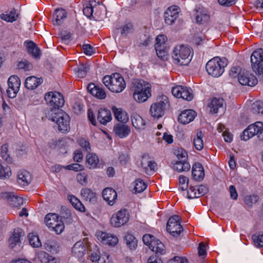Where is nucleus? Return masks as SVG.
<instances>
[{
	"label": "nucleus",
	"instance_id": "obj_12",
	"mask_svg": "<svg viewBox=\"0 0 263 263\" xmlns=\"http://www.w3.org/2000/svg\"><path fill=\"white\" fill-rule=\"evenodd\" d=\"M44 99L47 104L53 108L61 107L64 104L63 96L57 91L46 93Z\"/></svg>",
	"mask_w": 263,
	"mask_h": 263
},
{
	"label": "nucleus",
	"instance_id": "obj_10",
	"mask_svg": "<svg viewBox=\"0 0 263 263\" xmlns=\"http://www.w3.org/2000/svg\"><path fill=\"white\" fill-rule=\"evenodd\" d=\"M181 218L178 215L171 216L168 220L166 225L167 231L173 236L177 237L183 231L180 224Z\"/></svg>",
	"mask_w": 263,
	"mask_h": 263
},
{
	"label": "nucleus",
	"instance_id": "obj_36",
	"mask_svg": "<svg viewBox=\"0 0 263 263\" xmlns=\"http://www.w3.org/2000/svg\"><path fill=\"white\" fill-rule=\"evenodd\" d=\"M173 168L179 172L187 171L190 169V165L186 161L177 160L173 163Z\"/></svg>",
	"mask_w": 263,
	"mask_h": 263
},
{
	"label": "nucleus",
	"instance_id": "obj_7",
	"mask_svg": "<svg viewBox=\"0 0 263 263\" xmlns=\"http://www.w3.org/2000/svg\"><path fill=\"white\" fill-rule=\"evenodd\" d=\"M46 226L57 234H61L64 229V224L60 217L55 213H49L45 217Z\"/></svg>",
	"mask_w": 263,
	"mask_h": 263
},
{
	"label": "nucleus",
	"instance_id": "obj_46",
	"mask_svg": "<svg viewBox=\"0 0 263 263\" xmlns=\"http://www.w3.org/2000/svg\"><path fill=\"white\" fill-rule=\"evenodd\" d=\"M252 238L255 247H263V233L254 234L252 235Z\"/></svg>",
	"mask_w": 263,
	"mask_h": 263
},
{
	"label": "nucleus",
	"instance_id": "obj_30",
	"mask_svg": "<svg viewBox=\"0 0 263 263\" xmlns=\"http://www.w3.org/2000/svg\"><path fill=\"white\" fill-rule=\"evenodd\" d=\"M131 120L133 126L136 129L143 130L145 129V122L139 115L134 114L131 117Z\"/></svg>",
	"mask_w": 263,
	"mask_h": 263
},
{
	"label": "nucleus",
	"instance_id": "obj_54",
	"mask_svg": "<svg viewBox=\"0 0 263 263\" xmlns=\"http://www.w3.org/2000/svg\"><path fill=\"white\" fill-rule=\"evenodd\" d=\"M258 199L259 197L257 195L246 196L244 198V202L246 204L251 206L253 203L257 202Z\"/></svg>",
	"mask_w": 263,
	"mask_h": 263
},
{
	"label": "nucleus",
	"instance_id": "obj_1",
	"mask_svg": "<svg viewBox=\"0 0 263 263\" xmlns=\"http://www.w3.org/2000/svg\"><path fill=\"white\" fill-rule=\"evenodd\" d=\"M103 83L111 92L120 93L126 87V83L123 77L119 73L106 75L103 78Z\"/></svg>",
	"mask_w": 263,
	"mask_h": 263
},
{
	"label": "nucleus",
	"instance_id": "obj_37",
	"mask_svg": "<svg viewBox=\"0 0 263 263\" xmlns=\"http://www.w3.org/2000/svg\"><path fill=\"white\" fill-rule=\"evenodd\" d=\"M203 134L201 130L197 132L193 139V144L195 148L198 151H201L203 148V141L202 140Z\"/></svg>",
	"mask_w": 263,
	"mask_h": 263
},
{
	"label": "nucleus",
	"instance_id": "obj_5",
	"mask_svg": "<svg viewBox=\"0 0 263 263\" xmlns=\"http://www.w3.org/2000/svg\"><path fill=\"white\" fill-rule=\"evenodd\" d=\"M49 120L55 122L58 125L59 131L65 133L70 130V117L69 115L62 110H59L57 112L51 109L49 111Z\"/></svg>",
	"mask_w": 263,
	"mask_h": 263
},
{
	"label": "nucleus",
	"instance_id": "obj_47",
	"mask_svg": "<svg viewBox=\"0 0 263 263\" xmlns=\"http://www.w3.org/2000/svg\"><path fill=\"white\" fill-rule=\"evenodd\" d=\"M125 240L127 246L132 250L136 248L137 241L134 236L130 234H126L125 236Z\"/></svg>",
	"mask_w": 263,
	"mask_h": 263
},
{
	"label": "nucleus",
	"instance_id": "obj_20",
	"mask_svg": "<svg viewBox=\"0 0 263 263\" xmlns=\"http://www.w3.org/2000/svg\"><path fill=\"white\" fill-rule=\"evenodd\" d=\"M24 46L29 54L34 59H40L41 51L37 45L32 41H26L24 42Z\"/></svg>",
	"mask_w": 263,
	"mask_h": 263
},
{
	"label": "nucleus",
	"instance_id": "obj_17",
	"mask_svg": "<svg viewBox=\"0 0 263 263\" xmlns=\"http://www.w3.org/2000/svg\"><path fill=\"white\" fill-rule=\"evenodd\" d=\"M238 81L242 85H248L249 86H254L258 82L257 79L255 76L249 73L245 69L240 72Z\"/></svg>",
	"mask_w": 263,
	"mask_h": 263
},
{
	"label": "nucleus",
	"instance_id": "obj_23",
	"mask_svg": "<svg viewBox=\"0 0 263 263\" xmlns=\"http://www.w3.org/2000/svg\"><path fill=\"white\" fill-rule=\"evenodd\" d=\"M196 116V112L192 109L185 110L178 117V121L183 124H188L192 121Z\"/></svg>",
	"mask_w": 263,
	"mask_h": 263
},
{
	"label": "nucleus",
	"instance_id": "obj_27",
	"mask_svg": "<svg viewBox=\"0 0 263 263\" xmlns=\"http://www.w3.org/2000/svg\"><path fill=\"white\" fill-rule=\"evenodd\" d=\"M192 176L196 181L202 180L204 177V172L203 166L199 162L195 163L192 167Z\"/></svg>",
	"mask_w": 263,
	"mask_h": 263
},
{
	"label": "nucleus",
	"instance_id": "obj_57",
	"mask_svg": "<svg viewBox=\"0 0 263 263\" xmlns=\"http://www.w3.org/2000/svg\"><path fill=\"white\" fill-rule=\"evenodd\" d=\"M77 180L82 185H85L87 183V174L84 172L79 173L77 175Z\"/></svg>",
	"mask_w": 263,
	"mask_h": 263
},
{
	"label": "nucleus",
	"instance_id": "obj_6",
	"mask_svg": "<svg viewBox=\"0 0 263 263\" xmlns=\"http://www.w3.org/2000/svg\"><path fill=\"white\" fill-rule=\"evenodd\" d=\"M168 106V97L165 95L159 96L157 101L151 105L150 114L153 118L159 119L164 115V111Z\"/></svg>",
	"mask_w": 263,
	"mask_h": 263
},
{
	"label": "nucleus",
	"instance_id": "obj_15",
	"mask_svg": "<svg viewBox=\"0 0 263 263\" xmlns=\"http://www.w3.org/2000/svg\"><path fill=\"white\" fill-rule=\"evenodd\" d=\"M8 85L7 95L9 98H14L20 89L21 82L19 78L16 76H11L8 80Z\"/></svg>",
	"mask_w": 263,
	"mask_h": 263
},
{
	"label": "nucleus",
	"instance_id": "obj_59",
	"mask_svg": "<svg viewBox=\"0 0 263 263\" xmlns=\"http://www.w3.org/2000/svg\"><path fill=\"white\" fill-rule=\"evenodd\" d=\"M24 234V233L23 230L20 228H17L13 230V231L10 237H12L14 239H16L18 241H20L21 237L23 236Z\"/></svg>",
	"mask_w": 263,
	"mask_h": 263
},
{
	"label": "nucleus",
	"instance_id": "obj_35",
	"mask_svg": "<svg viewBox=\"0 0 263 263\" xmlns=\"http://www.w3.org/2000/svg\"><path fill=\"white\" fill-rule=\"evenodd\" d=\"M66 16V12L63 9H58L55 10L53 14L52 22L54 24L59 25L62 23V21Z\"/></svg>",
	"mask_w": 263,
	"mask_h": 263
},
{
	"label": "nucleus",
	"instance_id": "obj_13",
	"mask_svg": "<svg viewBox=\"0 0 263 263\" xmlns=\"http://www.w3.org/2000/svg\"><path fill=\"white\" fill-rule=\"evenodd\" d=\"M172 93L176 98H182L187 101L192 100L194 98L193 90L190 88L181 85L173 87Z\"/></svg>",
	"mask_w": 263,
	"mask_h": 263
},
{
	"label": "nucleus",
	"instance_id": "obj_21",
	"mask_svg": "<svg viewBox=\"0 0 263 263\" xmlns=\"http://www.w3.org/2000/svg\"><path fill=\"white\" fill-rule=\"evenodd\" d=\"M102 196L110 205H114L117 199V193L115 190L111 188L105 189L103 191Z\"/></svg>",
	"mask_w": 263,
	"mask_h": 263
},
{
	"label": "nucleus",
	"instance_id": "obj_58",
	"mask_svg": "<svg viewBox=\"0 0 263 263\" xmlns=\"http://www.w3.org/2000/svg\"><path fill=\"white\" fill-rule=\"evenodd\" d=\"M166 15H167L168 16H173L175 20H176L179 15L178 10L175 7H169L166 10Z\"/></svg>",
	"mask_w": 263,
	"mask_h": 263
},
{
	"label": "nucleus",
	"instance_id": "obj_44",
	"mask_svg": "<svg viewBox=\"0 0 263 263\" xmlns=\"http://www.w3.org/2000/svg\"><path fill=\"white\" fill-rule=\"evenodd\" d=\"M11 175V170L9 166L7 165L0 164V178L7 179Z\"/></svg>",
	"mask_w": 263,
	"mask_h": 263
},
{
	"label": "nucleus",
	"instance_id": "obj_50",
	"mask_svg": "<svg viewBox=\"0 0 263 263\" xmlns=\"http://www.w3.org/2000/svg\"><path fill=\"white\" fill-rule=\"evenodd\" d=\"M251 126H255L254 127V132L257 133L256 135L261 139H263V123L261 122H256L254 124H251Z\"/></svg>",
	"mask_w": 263,
	"mask_h": 263
},
{
	"label": "nucleus",
	"instance_id": "obj_49",
	"mask_svg": "<svg viewBox=\"0 0 263 263\" xmlns=\"http://www.w3.org/2000/svg\"><path fill=\"white\" fill-rule=\"evenodd\" d=\"M17 67L18 69L24 71H29L33 68L32 64L27 60H22L18 62Z\"/></svg>",
	"mask_w": 263,
	"mask_h": 263
},
{
	"label": "nucleus",
	"instance_id": "obj_31",
	"mask_svg": "<svg viewBox=\"0 0 263 263\" xmlns=\"http://www.w3.org/2000/svg\"><path fill=\"white\" fill-rule=\"evenodd\" d=\"M112 110L114 112L115 118L121 122H126L128 120L127 114L122 108H117L115 106L112 107Z\"/></svg>",
	"mask_w": 263,
	"mask_h": 263
},
{
	"label": "nucleus",
	"instance_id": "obj_26",
	"mask_svg": "<svg viewBox=\"0 0 263 263\" xmlns=\"http://www.w3.org/2000/svg\"><path fill=\"white\" fill-rule=\"evenodd\" d=\"M206 191L203 186H191L187 190V197L190 199L198 198L205 194Z\"/></svg>",
	"mask_w": 263,
	"mask_h": 263
},
{
	"label": "nucleus",
	"instance_id": "obj_63",
	"mask_svg": "<svg viewBox=\"0 0 263 263\" xmlns=\"http://www.w3.org/2000/svg\"><path fill=\"white\" fill-rule=\"evenodd\" d=\"M168 263H188V261L185 257L175 256L170 260Z\"/></svg>",
	"mask_w": 263,
	"mask_h": 263
},
{
	"label": "nucleus",
	"instance_id": "obj_18",
	"mask_svg": "<svg viewBox=\"0 0 263 263\" xmlns=\"http://www.w3.org/2000/svg\"><path fill=\"white\" fill-rule=\"evenodd\" d=\"M97 237L103 244L109 246H115L118 242V238L115 235L106 232H99Z\"/></svg>",
	"mask_w": 263,
	"mask_h": 263
},
{
	"label": "nucleus",
	"instance_id": "obj_40",
	"mask_svg": "<svg viewBox=\"0 0 263 263\" xmlns=\"http://www.w3.org/2000/svg\"><path fill=\"white\" fill-rule=\"evenodd\" d=\"M210 16L205 10H197L196 17V22L199 24H203L209 21Z\"/></svg>",
	"mask_w": 263,
	"mask_h": 263
},
{
	"label": "nucleus",
	"instance_id": "obj_61",
	"mask_svg": "<svg viewBox=\"0 0 263 263\" xmlns=\"http://www.w3.org/2000/svg\"><path fill=\"white\" fill-rule=\"evenodd\" d=\"M166 40V36L164 35H159L156 37L155 45H158L159 47H165Z\"/></svg>",
	"mask_w": 263,
	"mask_h": 263
},
{
	"label": "nucleus",
	"instance_id": "obj_52",
	"mask_svg": "<svg viewBox=\"0 0 263 263\" xmlns=\"http://www.w3.org/2000/svg\"><path fill=\"white\" fill-rule=\"evenodd\" d=\"M179 188L182 190H186L189 186V179L187 177L180 175L179 177Z\"/></svg>",
	"mask_w": 263,
	"mask_h": 263
},
{
	"label": "nucleus",
	"instance_id": "obj_45",
	"mask_svg": "<svg viewBox=\"0 0 263 263\" xmlns=\"http://www.w3.org/2000/svg\"><path fill=\"white\" fill-rule=\"evenodd\" d=\"M147 187V184L141 179L138 178L134 182V189L137 193H141Z\"/></svg>",
	"mask_w": 263,
	"mask_h": 263
},
{
	"label": "nucleus",
	"instance_id": "obj_24",
	"mask_svg": "<svg viewBox=\"0 0 263 263\" xmlns=\"http://www.w3.org/2000/svg\"><path fill=\"white\" fill-rule=\"evenodd\" d=\"M224 104V101L223 99L214 98L209 103L208 107L210 108V112L215 114L218 112L219 109H223Z\"/></svg>",
	"mask_w": 263,
	"mask_h": 263
},
{
	"label": "nucleus",
	"instance_id": "obj_41",
	"mask_svg": "<svg viewBox=\"0 0 263 263\" xmlns=\"http://www.w3.org/2000/svg\"><path fill=\"white\" fill-rule=\"evenodd\" d=\"M254 126H251L250 125L243 132L242 134L241 135V140L247 141L257 134V133H255L254 130Z\"/></svg>",
	"mask_w": 263,
	"mask_h": 263
},
{
	"label": "nucleus",
	"instance_id": "obj_3",
	"mask_svg": "<svg viewBox=\"0 0 263 263\" xmlns=\"http://www.w3.org/2000/svg\"><path fill=\"white\" fill-rule=\"evenodd\" d=\"M134 85L133 98L137 102H144L151 96V85L148 82L142 80H136Z\"/></svg>",
	"mask_w": 263,
	"mask_h": 263
},
{
	"label": "nucleus",
	"instance_id": "obj_64",
	"mask_svg": "<svg viewBox=\"0 0 263 263\" xmlns=\"http://www.w3.org/2000/svg\"><path fill=\"white\" fill-rule=\"evenodd\" d=\"M84 53L88 55H92L95 52L93 48L89 44H85L83 46Z\"/></svg>",
	"mask_w": 263,
	"mask_h": 263
},
{
	"label": "nucleus",
	"instance_id": "obj_32",
	"mask_svg": "<svg viewBox=\"0 0 263 263\" xmlns=\"http://www.w3.org/2000/svg\"><path fill=\"white\" fill-rule=\"evenodd\" d=\"M43 82L42 79L37 78L34 76L27 78L25 81V86L29 89L36 88Z\"/></svg>",
	"mask_w": 263,
	"mask_h": 263
},
{
	"label": "nucleus",
	"instance_id": "obj_48",
	"mask_svg": "<svg viewBox=\"0 0 263 263\" xmlns=\"http://www.w3.org/2000/svg\"><path fill=\"white\" fill-rule=\"evenodd\" d=\"M36 257L41 263H47L49 259L50 255L48 253L43 251H39L35 253Z\"/></svg>",
	"mask_w": 263,
	"mask_h": 263
},
{
	"label": "nucleus",
	"instance_id": "obj_4",
	"mask_svg": "<svg viewBox=\"0 0 263 263\" xmlns=\"http://www.w3.org/2000/svg\"><path fill=\"white\" fill-rule=\"evenodd\" d=\"M228 64V61L226 58L216 57L207 62L206 70L209 75L213 77H219L224 72Z\"/></svg>",
	"mask_w": 263,
	"mask_h": 263
},
{
	"label": "nucleus",
	"instance_id": "obj_43",
	"mask_svg": "<svg viewBox=\"0 0 263 263\" xmlns=\"http://www.w3.org/2000/svg\"><path fill=\"white\" fill-rule=\"evenodd\" d=\"M17 14L14 9L11 10L9 13L6 14H2L0 15L1 19L7 22H13L15 21L17 18Z\"/></svg>",
	"mask_w": 263,
	"mask_h": 263
},
{
	"label": "nucleus",
	"instance_id": "obj_8",
	"mask_svg": "<svg viewBox=\"0 0 263 263\" xmlns=\"http://www.w3.org/2000/svg\"><path fill=\"white\" fill-rule=\"evenodd\" d=\"M143 242L153 252L157 254H163L165 253L164 245L153 235L149 234L143 236Z\"/></svg>",
	"mask_w": 263,
	"mask_h": 263
},
{
	"label": "nucleus",
	"instance_id": "obj_14",
	"mask_svg": "<svg viewBox=\"0 0 263 263\" xmlns=\"http://www.w3.org/2000/svg\"><path fill=\"white\" fill-rule=\"evenodd\" d=\"M90 243L88 238H84L83 240L77 241L72 248V252L78 257H81L85 253L86 249L90 250Z\"/></svg>",
	"mask_w": 263,
	"mask_h": 263
},
{
	"label": "nucleus",
	"instance_id": "obj_53",
	"mask_svg": "<svg viewBox=\"0 0 263 263\" xmlns=\"http://www.w3.org/2000/svg\"><path fill=\"white\" fill-rule=\"evenodd\" d=\"M175 154L179 161H186L187 159V152L182 148H178L175 150Z\"/></svg>",
	"mask_w": 263,
	"mask_h": 263
},
{
	"label": "nucleus",
	"instance_id": "obj_34",
	"mask_svg": "<svg viewBox=\"0 0 263 263\" xmlns=\"http://www.w3.org/2000/svg\"><path fill=\"white\" fill-rule=\"evenodd\" d=\"M99 161V158L96 154L89 153L86 155V165L89 169L96 168Z\"/></svg>",
	"mask_w": 263,
	"mask_h": 263
},
{
	"label": "nucleus",
	"instance_id": "obj_9",
	"mask_svg": "<svg viewBox=\"0 0 263 263\" xmlns=\"http://www.w3.org/2000/svg\"><path fill=\"white\" fill-rule=\"evenodd\" d=\"M252 70L257 74H263V49H258L253 51L251 55Z\"/></svg>",
	"mask_w": 263,
	"mask_h": 263
},
{
	"label": "nucleus",
	"instance_id": "obj_62",
	"mask_svg": "<svg viewBox=\"0 0 263 263\" xmlns=\"http://www.w3.org/2000/svg\"><path fill=\"white\" fill-rule=\"evenodd\" d=\"M79 144L87 152L90 151V144L85 138H81L78 141Z\"/></svg>",
	"mask_w": 263,
	"mask_h": 263
},
{
	"label": "nucleus",
	"instance_id": "obj_51",
	"mask_svg": "<svg viewBox=\"0 0 263 263\" xmlns=\"http://www.w3.org/2000/svg\"><path fill=\"white\" fill-rule=\"evenodd\" d=\"M133 25L132 23L128 22L121 27V34L122 35H127V34L130 33L133 31Z\"/></svg>",
	"mask_w": 263,
	"mask_h": 263
},
{
	"label": "nucleus",
	"instance_id": "obj_55",
	"mask_svg": "<svg viewBox=\"0 0 263 263\" xmlns=\"http://www.w3.org/2000/svg\"><path fill=\"white\" fill-rule=\"evenodd\" d=\"M155 48L158 57L162 60H164L167 55V51L164 49V47H159L158 45H155Z\"/></svg>",
	"mask_w": 263,
	"mask_h": 263
},
{
	"label": "nucleus",
	"instance_id": "obj_19",
	"mask_svg": "<svg viewBox=\"0 0 263 263\" xmlns=\"http://www.w3.org/2000/svg\"><path fill=\"white\" fill-rule=\"evenodd\" d=\"M88 91L93 96L99 99H104L106 97L105 90L94 83H89L87 87Z\"/></svg>",
	"mask_w": 263,
	"mask_h": 263
},
{
	"label": "nucleus",
	"instance_id": "obj_38",
	"mask_svg": "<svg viewBox=\"0 0 263 263\" xmlns=\"http://www.w3.org/2000/svg\"><path fill=\"white\" fill-rule=\"evenodd\" d=\"M68 199L69 202L71 203L72 206L77 210L80 212H84L85 208L84 205L82 203L80 200L76 197L73 195H69L68 196Z\"/></svg>",
	"mask_w": 263,
	"mask_h": 263
},
{
	"label": "nucleus",
	"instance_id": "obj_16",
	"mask_svg": "<svg viewBox=\"0 0 263 263\" xmlns=\"http://www.w3.org/2000/svg\"><path fill=\"white\" fill-rule=\"evenodd\" d=\"M141 165L145 173L148 175L154 174L157 170V163L148 155L142 156Z\"/></svg>",
	"mask_w": 263,
	"mask_h": 263
},
{
	"label": "nucleus",
	"instance_id": "obj_33",
	"mask_svg": "<svg viewBox=\"0 0 263 263\" xmlns=\"http://www.w3.org/2000/svg\"><path fill=\"white\" fill-rule=\"evenodd\" d=\"M82 197L86 201L90 202L95 201L96 194L91 189L87 187L83 188L81 191Z\"/></svg>",
	"mask_w": 263,
	"mask_h": 263
},
{
	"label": "nucleus",
	"instance_id": "obj_22",
	"mask_svg": "<svg viewBox=\"0 0 263 263\" xmlns=\"http://www.w3.org/2000/svg\"><path fill=\"white\" fill-rule=\"evenodd\" d=\"M114 132L120 138H124L129 135L130 133V128L127 125L118 123L114 126Z\"/></svg>",
	"mask_w": 263,
	"mask_h": 263
},
{
	"label": "nucleus",
	"instance_id": "obj_39",
	"mask_svg": "<svg viewBox=\"0 0 263 263\" xmlns=\"http://www.w3.org/2000/svg\"><path fill=\"white\" fill-rule=\"evenodd\" d=\"M29 244L33 248H40L42 243L38 235L33 233H30L28 235Z\"/></svg>",
	"mask_w": 263,
	"mask_h": 263
},
{
	"label": "nucleus",
	"instance_id": "obj_56",
	"mask_svg": "<svg viewBox=\"0 0 263 263\" xmlns=\"http://www.w3.org/2000/svg\"><path fill=\"white\" fill-rule=\"evenodd\" d=\"M242 70H243L239 66H234L230 69L229 75L232 78H237L238 80V77Z\"/></svg>",
	"mask_w": 263,
	"mask_h": 263
},
{
	"label": "nucleus",
	"instance_id": "obj_29",
	"mask_svg": "<svg viewBox=\"0 0 263 263\" xmlns=\"http://www.w3.org/2000/svg\"><path fill=\"white\" fill-rule=\"evenodd\" d=\"M30 174L26 170L20 171L17 174V182L23 186L28 185L31 181Z\"/></svg>",
	"mask_w": 263,
	"mask_h": 263
},
{
	"label": "nucleus",
	"instance_id": "obj_28",
	"mask_svg": "<svg viewBox=\"0 0 263 263\" xmlns=\"http://www.w3.org/2000/svg\"><path fill=\"white\" fill-rule=\"evenodd\" d=\"M4 197L7 199L8 203L13 207L18 208L23 203V199L11 193H5Z\"/></svg>",
	"mask_w": 263,
	"mask_h": 263
},
{
	"label": "nucleus",
	"instance_id": "obj_2",
	"mask_svg": "<svg viewBox=\"0 0 263 263\" xmlns=\"http://www.w3.org/2000/svg\"><path fill=\"white\" fill-rule=\"evenodd\" d=\"M191 48L186 45L176 46L172 52V60L174 64L179 65H187L191 61Z\"/></svg>",
	"mask_w": 263,
	"mask_h": 263
},
{
	"label": "nucleus",
	"instance_id": "obj_11",
	"mask_svg": "<svg viewBox=\"0 0 263 263\" xmlns=\"http://www.w3.org/2000/svg\"><path fill=\"white\" fill-rule=\"evenodd\" d=\"M129 214L127 210L122 209L114 213L110 219V224L115 228H120L128 222Z\"/></svg>",
	"mask_w": 263,
	"mask_h": 263
},
{
	"label": "nucleus",
	"instance_id": "obj_42",
	"mask_svg": "<svg viewBox=\"0 0 263 263\" xmlns=\"http://www.w3.org/2000/svg\"><path fill=\"white\" fill-rule=\"evenodd\" d=\"M9 145L8 144H4L1 147V156L2 158L8 163L12 162V158L10 156L8 151Z\"/></svg>",
	"mask_w": 263,
	"mask_h": 263
},
{
	"label": "nucleus",
	"instance_id": "obj_60",
	"mask_svg": "<svg viewBox=\"0 0 263 263\" xmlns=\"http://www.w3.org/2000/svg\"><path fill=\"white\" fill-rule=\"evenodd\" d=\"M65 168L68 170H73L78 172L83 171L84 169V167L81 164L74 163L66 166Z\"/></svg>",
	"mask_w": 263,
	"mask_h": 263
},
{
	"label": "nucleus",
	"instance_id": "obj_25",
	"mask_svg": "<svg viewBox=\"0 0 263 263\" xmlns=\"http://www.w3.org/2000/svg\"><path fill=\"white\" fill-rule=\"evenodd\" d=\"M112 117L110 110L105 108H100L97 114V120L99 122L103 125L106 124L111 120Z\"/></svg>",
	"mask_w": 263,
	"mask_h": 263
}]
</instances>
